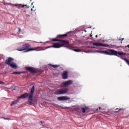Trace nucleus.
<instances>
[{"instance_id": "f257e3e1", "label": "nucleus", "mask_w": 129, "mask_h": 129, "mask_svg": "<svg viewBox=\"0 0 129 129\" xmlns=\"http://www.w3.org/2000/svg\"><path fill=\"white\" fill-rule=\"evenodd\" d=\"M98 52L100 53H104L109 55H115V56H116L117 57H119V55L122 56V55H126V54L123 52V51L121 52H117V51L113 49H109L108 51L106 50L98 51Z\"/></svg>"}, {"instance_id": "f03ea898", "label": "nucleus", "mask_w": 129, "mask_h": 129, "mask_svg": "<svg viewBox=\"0 0 129 129\" xmlns=\"http://www.w3.org/2000/svg\"><path fill=\"white\" fill-rule=\"evenodd\" d=\"M34 90L35 87L34 86H33L30 91V94L28 96V102L30 105H31L33 104V102H34V101H33V95L34 92Z\"/></svg>"}, {"instance_id": "7ed1b4c3", "label": "nucleus", "mask_w": 129, "mask_h": 129, "mask_svg": "<svg viewBox=\"0 0 129 129\" xmlns=\"http://www.w3.org/2000/svg\"><path fill=\"white\" fill-rule=\"evenodd\" d=\"M69 91V89L68 88H62L61 89H58L55 92V95H61L66 94Z\"/></svg>"}, {"instance_id": "20e7f679", "label": "nucleus", "mask_w": 129, "mask_h": 129, "mask_svg": "<svg viewBox=\"0 0 129 129\" xmlns=\"http://www.w3.org/2000/svg\"><path fill=\"white\" fill-rule=\"evenodd\" d=\"M31 47V44L30 43H25V44L22 45L20 48H18L17 50L19 51H23L24 50L29 49V47Z\"/></svg>"}, {"instance_id": "39448f33", "label": "nucleus", "mask_w": 129, "mask_h": 129, "mask_svg": "<svg viewBox=\"0 0 129 129\" xmlns=\"http://www.w3.org/2000/svg\"><path fill=\"white\" fill-rule=\"evenodd\" d=\"M73 83V81L72 80H69L67 81L66 82H63L61 83V85H60L61 87H67L69 86H70L72 85Z\"/></svg>"}, {"instance_id": "423d86ee", "label": "nucleus", "mask_w": 129, "mask_h": 129, "mask_svg": "<svg viewBox=\"0 0 129 129\" xmlns=\"http://www.w3.org/2000/svg\"><path fill=\"white\" fill-rule=\"evenodd\" d=\"M51 41L52 42H60L61 43L66 44L67 45H68L70 43V42L69 41L57 39L56 38L52 39Z\"/></svg>"}, {"instance_id": "0eeeda50", "label": "nucleus", "mask_w": 129, "mask_h": 129, "mask_svg": "<svg viewBox=\"0 0 129 129\" xmlns=\"http://www.w3.org/2000/svg\"><path fill=\"white\" fill-rule=\"evenodd\" d=\"M64 45H67V44L64 43H62L61 44H60V43H59V42H56L55 43H53V45H52V47L54 48H60L61 47H67V46H65Z\"/></svg>"}, {"instance_id": "6e6552de", "label": "nucleus", "mask_w": 129, "mask_h": 129, "mask_svg": "<svg viewBox=\"0 0 129 129\" xmlns=\"http://www.w3.org/2000/svg\"><path fill=\"white\" fill-rule=\"evenodd\" d=\"M25 69L31 73H35L37 72L36 70H35L33 67H26Z\"/></svg>"}, {"instance_id": "1a4fd4ad", "label": "nucleus", "mask_w": 129, "mask_h": 129, "mask_svg": "<svg viewBox=\"0 0 129 129\" xmlns=\"http://www.w3.org/2000/svg\"><path fill=\"white\" fill-rule=\"evenodd\" d=\"M39 49H41L40 47H36L35 48H30L27 50H25L24 52H27L31 51H41V50Z\"/></svg>"}, {"instance_id": "9d476101", "label": "nucleus", "mask_w": 129, "mask_h": 129, "mask_svg": "<svg viewBox=\"0 0 129 129\" xmlns=\"http://www.w3.org/2000/svg\"><path fill=\"white\" fill-rule=\"evenodd\" d=\"M69 72L67 71H64L61 74L62 79L63 80H67L68 78Z\"/></svg>"}, {"instance_id": "9b49d317", "label": "nucleus", "mask_w": 129, "mask_h": 129, "mask_svg": "<svg viewBox=\"0 0 129 129\" xmlns=\"http://www.w3.org/2000/svg\"><path fill=\"white\" fill-rule=\"evenodd\" d=\"M57 99L60 101H63L65 100H68L70 99V98L66 96H63L62 97H59L57 98Z\"/></svg>"}, {"instance_id": "f8f14e48", "label": "nucleus", "mask_w": 129, "mask_h": 129, "mask_svg": "<svg viewBox=\"0 0 129 129\" xmlns=\"http://www.w3.org/2000/svg\"><path fill=\"white\" fill-rule=\"evenodd\" d=\"M14 60V58L12 57H9L7 59L5 60V63L6 64H8L9 66L12 63V61Z\"/></svg>"}, {"instance_id": "ddd939ff", "label": "nucleus", "mask_w": 129, "mask_h": 129, "mask_svg": "<svg viewBox=\"0 0 129 129\" xmlns=\"http://www.w3.org/2000/svg\"><path fill=\"white\" fill-rule=\"evenodd\" d=\"M29 96V94L28 93H25L21 95L19 97H18V99H25L27 97H28Z\"/></svg>"}, {"instance_id": "4468645a", "label": "nucleus", "mask_w": 129, "mask_h": 129, "mask_svg": "<svg viewBox=\"0 0 129 129\" xmlns=\"http://www.w3.org/2000/svg\"><path fill=\"white\" fill-rule=\"evenodd\" d=\"M93 45L95 46H104V47L108 46V45L104 44V43H96V42H93Z\"/></svg>"}, {"instance_id": "2eb2a0df", "label": "nucleus", "mask_w": 129, "mask_h": 129, "mask_svg": "<svg viewBox=\"0 0 129 129\" xmlns=\"http://www.w3.org/2000/svg\"><path fill=\"white\" fill-rule=\"evenodd\" d=\"M14 6H15V7H19V8L21 7L22 8H25V7H26V8H27V9H29V6H28L26 5H22L21 4H15Z\"/></svg>"}, {"instance_id": "dca6fc26", "label": "nucleus", "mask_w": 129, "mask_h": 129, "mask_svg": "<svg viewBox=\"0 0 129 129\" xmlns=\"http://www.w3.org/2000/svg\"><path fill=\"white\" fill-rule=\"evenodd\" d=\"M9 66L11 68L14 69H17L18 68V67L17 66V64L15 62H12Z\"/></svg>"}, {"instance_id": "f3484780", "label": "nucleus", "mask_w": 129, "mask_h": 129, "mask_svg": "<svg viewBox=\"0 0 129 129\" xmlns=\"http://www.w3.org/2000/svg\"><path fill=\"white\" fill-rule=\"evenodd\" d=\"M67 36V34H59L58 35H57L56 36L57 38H61L62 37H66Z\"/></svg>"}, {"instance_id": "a211bd4d", "label": "nucleus", "mask_w": 129, "mask_h": 129, "mask_svg": "<svg viewBox=\"0 0 129 129\" xmlns=\"http://www.w3.org/2000/svg\"><path fill=\"white\" fill-rule=\"evenodd\" d=\"M48 66L52 67L53 68H57L60 67V65H58V64H53V65H52V64L50 63V64H48Z\"/></svg>"}, {"instance_id": "6ab92c4d", "label": "nucleus", "mask_w": 129, "mask_h": 129, "mask_svg": "<svg viewBox=\"0 0 129 129\" xmlns=\"http://www.w3.org/2000/svg\"><path fill=\"white\" fill-rule=\"evenodd\" d=\"M19 102V100L17 99L16 100H15L14 101H12V104H11V106H13V105L16 104L17 103H18Z\"/></svg>"}, {"instance_id": "aec40b11", "label": "nucleus", "mask_w": 129, "mask_h": 129, "mask_svg": "<svg viewBox=\"0 0 129 129\" xmlns=\"http://www.w3.org/2000/svg\"><path fill=\"white\" fill-rule=\"evenodd\" d=\"M72 50L76 52H79L82 51V50L81 49H73Z\"/></svg>"}, {"instance_id": "412c9836", "label": "nucleus", "mask_w": 129, "mask_h": 129, "mask_svg": "<svg viewBox=\"0 0 129 129\" xmlns=\"http://www.w3.org/2000/svg\"><path fill=\"white\" fill-rule=\"evenodd\" d=\"M87 109H88V108L86 107H83L81 108V110L82 111L83 113H85L86 111L87 110Z\"/></svg>"}, {"instance_id": "4be33fe9", "label": "nucleus", "mask_w": 129, "mask_h": 129, "mask_svg": "<svg viewBox=\"0 0 129 129\" xmlns=\"http://www.w3.org/2000/svg\"><path fill=\"white\" fill-rule=\"evenodd\" d=\"M121 110H123V109L116 108V109H115V111H114V113H117V112H118L119 111H121Z\"/></svg>"}, {"instance_id": "5701e85b", "label": "nucleus", "mask_w": 129, "mask_h": 129, "mask_svg": "<svg viewBox=\"0 0 129 129\" xmlns=\"http://www.w3.org/2000/svg\"><path fill=\"white\" fill-rule=\"evenodd\" d=\"M124 60H125V61L127 63V64L129 66V60L128 59H127L126 58H124Z\"/></svg>"}, {"instance_id": "b1692460", "label": "nucleus", "mask_w": 129, "mask_h": 129, "mask_svg": "<svg viewBox=\"0 0 129 129\" xmlns=\"http://www.w3.org/2000/svg\"><path fill=\"white\" fill-rule=\"evenodd\" d=\"M61 108H62V109H69V108H70V107H61Z\"/></svg>"}, {"instance_id": "393cba45", "label": "nucleus", "mask_w": 129, "mask_h": 129, "mask_svg": "<svg viewBox=\"0 0 129 129\" xmlns=\"http://www.w3.org/2000/svg\"><path fill=\"white\" fill-rule=\"evenodd\" d=\"M25 72H17V74H23V73H24Z\"/></svg>"}, {"instance_id": "a878e982", "label": "nucleus", "mask_w": 129, "mask_h": 129, "mask_svg": "<svg viewBox=\"0 0 129 129\" xmlns=\"http://www.w3.org/2000/svg\"><path fill=\"white\" fill-rule=\"evenodd\" d=\"M12 74H17V72H15L12 73Z\"/></svg>"}, {"instance_id": "bb28decb", "label": "nucleus", "mask_w": 129, "mask_h": 129, "mask_svg": "<svg viewBox=\"0 0 129 129\" xmlns=\"http://www.w3.org/2000/svg\"><path fill=\"white\" fill-rule=\"evenodd\" d=\"M0 84H4V83L2 81H0Z\"/></svg>"}, {"instance_id": "cd10ccee", "label": "nucleus", "mask_w": 129, "mask_h": 129, "mask_svg": "<svg viewBox=\"0 0 129 129\" xmlns=\"http://www.w3.org/2000/svg\"><path fill=\"white\" fill-rule=\"evenodd\" d=\"M90 48H92V49H95V46H92V47H89Z\"/></svg>"}, {"instance_id": "c85d7f7f", "label": "nucleus", "mask_w": 129, "mask_h": 129, "mask_svg": "<svg viewBox=\"0 0 129 129\" xmlns=\"http://www.w3.org/2000/svg\"><path fill=\"white\" fill-rule=\"evenodd\" d=\"M40 122L41 123H44V121H40Z\"/></svg>"}, {"instance_id": "c756f323", "label": "nucleus", "mask_w": 129, "mask_h": 129, "mask_svg": "<svg viewBox=\"0 0 129 129\" xmlns=\"http://www.w3.org/2000/svg\"><path fill=\"white\" fill-rule=\"evenodd\" d=\"M21 29L20 28H19V32H21Z\"/></svg>"}, {"instance_id": "7c9ffc66", "label": "nucleus", "mask_w": 129, "mask_h": 129, "mask_svg": "<svg viewBox=\"0 0 129 129\" xmlns=\"http://www.w3.org/2000/svg\"><path fill=\"white\" fill-rule=\"evenodd\" d=\"M3 118H4V119H5V120H9V118H4V117H3Z\"/></svg>"}, {"instance_id": "2f4dec72", "label": "nucleus", "mask_w": 129, "mask_h": 129, "mask_svg": "<svg viewBox=\"0 0 129 129\" xmlns=\"http://www.w3.org/2000/svg\"><path fill=\"white\" fill-rule=\"evenodd\" d=\"M127 47L129 48V45H127V46H125V48H126Z\"/></svg>"}, {"instance_id": "473e14b6", "label": "nucleus", "mask_w": 129, "mask_h": 129, "mask_svg": "<svg viewBox=\"0 0 129 129\" xmlns=\"http://www.w3.org/2000/svg\"><path fill=\"white\" fill-rule=\"evenodd\" d=\"M26 17H30V15H26Z\"/></svg>"}, {"instance_id": "72a5a7b5", "label": "nucleus", "mask_w": 129, "mask_h": 129, "mask_svg": "<svg viewBox=\"0 0 129 129\" xmlns=\"http://www.w3.org/2000/svg\"><path fill=\"white\" fill-rule=\"evenodd\" d=\"M49 48H50V47H53V45L52 46H48Z\"/></svg>"}, {"instance_id": "f704fd0d", "label": "nucleus", "mask_w": 129, "mask_h": 129, "mask_svg": "<svg viewBox=\"0 0 129 129\" xmlns=\"http://www.w3.org/2000/svg\"><path fill=\"white\" fill-rule=\"evenodd\" d=\"M124 40V38H121V41H123Z\"/></svg>"}, {"instance_id": "c9c22d12", "label": "nucleus", "mask_w": 129, "mask_h": 129, "mask_svg": "<svg viewBox=\"0 0 129 129\" xmlns=\"http://www.w3.org/2000/svg\"><path fill=\"white\" fill-rule=\"evenodd\" d=\"M118 40H119V41H120V40H121V38H119L118 39Z\"/></svg>"}, {"instance_id": "e433bc0d", "label": "nucleus", "mask_w": 129, "mask_h": 129, "mask_svg": "<svg viewBox=\"0 0 129 129\" xmlns=\"http://www.w3.org/2000/svg\"><path fill=\"white\" fill-rule=\"evenodd\" d=\"M95 37H96V38H97V37H98V35H96V36H95Z\"/></svg>"}, {"instance_id": "4c0bfd02", "label": "nucleus", "mask_w": 129, "mask_h": 129, "mask_svg": "<svg viewBox=\"0 0 129 129\" xmlns=\"http://www.w3.org/2000/svg\"><path fill=\"white\" fill-rule=\"evenodd\" d=\"M31 11H33V8H31Z\"/></svg>"}, {"instance_id": "58836bf2", "label": "nucleus", "mask_w": 129, "mask_h": 129, "mask_svg": "<svg viewBox=\"0 0 129 129\" xmlns=\"http://www.w3.org/2000/svg\"><path fill=\"white\" fill-rule=\"evenodd\" d=\"M35 104H37V101H35Z\"/></svg>"}, {"instance_id": "ea45409f", "label": "nucleus", "mask_w": 129, "mask_h": 129, "mask_svg": "<svg viewBox=\"0 0 129 129\" xmlns=\"http://www.w3.org/2000/svg\"><path fill=\"white\" fill-rule=\"evenodd\" d=\"M99 109H101V107H99Z\"/></svg>"}, {"instance_id": "a19ab883", "label": "nucleus", "mask_w": 129, "mask_h": 129, "mask_svg": "<svg viewBox=\"0 0 129 129\" xmlns=\"http://www.w3.org/2000/svg\"><path fill=\"white\" fill-rule=\"evenodd\" d=\"M98 108H97V109H96V111H98Z\"/></svg>"}, {"instance_id": "79ce46f5", "label": "nucleus", "mask_w": 129, "mask_h": 129, "mask_svg": "<svg viewBox=\"0 0 129 129\" xmlns=\"http://www.w3.org/2000/svg\"><path fill=\"white\" fill-rule=\"evenodd\" d=\"M85 32H87V31H86V30H85Z\"/></svg>"}, {"instance_id": "37998d69", "label": "nucleus", "mask_w": 129, "mask_h": 129, "mask_svg": "<svg viewBox=\"0 0 129 129\" xmlns=\"http://www.w3.org/2000/svg\"><path fill=\"white\" fill-rule=\"evenodd\" d=\"M24 12H25H25H26V11H24Z\"/></svg>"}, {"instance_id": "c03bdc74", "label": "nucleus", "mask_w": 129, "mask_h": 129, "mask_svg": "<svg viewBox=\"0 0 129 129\" xmlns=\"http://www.w3.org/2000/svg\"><path fill=\"white\" fill-rule=\"evenodd\" d=\"M121 43H122V41H121Z\"/></svg>"}, {"instance_id": "a18cd8bd", "label": "nucleus", "mask_w": 129, "mask_h": 129, "mask_svg": "<svg viewBox=\"0 0 129 129\" xmlns=\"http://www.w3.org/2000/svg\"><path fill=\"white\" fill-rule=\"evenodd\" d=\"M31 5H33V3H31Z\"/></svg>"}, {"instance_id": "49530a36", "label": "nucleus", "mask_w": 129, "mask_h": 129, "mask_svg": "<svg viewBox=\"0 0 129 129\" xmlns=\"http://www.w3.org/2000/svg\"><path fill=\"white\" fill-rule=\"evenodd\" d=\"M34 11H35V10H33Z\"/></svg>"}]
</instances>
